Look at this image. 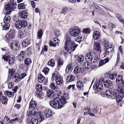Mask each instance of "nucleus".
Returning a JSON list of instances; mask_svg holds the SVG:
<instances>
[{
    "mask_svg": "<svg viewBox=\"0 0 124 124\" xmlns=\"http://www.w3.org/2000/svg\"><path fill=\"white\" fill-rule=\"evenodd\" d=\"M123 81V78L121 75H119L116 77V82L117 84H121ZM117 90V92H113L112 91L107 90L105 94L108 96H112L114 95L116 97V99L118 98L122 99L124 96V90L121 85H119L118 86Z\"/></svg>",
    "mask_w": 124,
    "mask_h": 124,
    "instance_id": "1",
    "label": "nucleus"
},
{
    "mask_svg": "<svg viewBox=\"0 0 124 124\" xmlns=\"http://www.w3.org/2000/svg\"><path fill=\"white\" fill-rule=\"evenodd\" d=\"M37 105V103L36 102L31 100L30 102L29 108L30 109H33V108H34L29 114L28 113L27 114L29 116H36L38 119L41 122L44 120V116L40 112H38V109L36 107Z\"/></svg>",
    "mask_w": 124,
    "mask_h": 124,
    "instance_id": "2",
    "label": "nucleus"
},
{
    "mask_svg": "<svg viewBox=\"0 0 124 124\" xmlns=\"http://www.w3.org/2000/svg\"><path fill=\"white\" fill-rule=\"evenodd\" d=\"M65 44V49L69 53L71 51H73L75 50V48L78 46V45L75 43L71 39H66Z\"/></svg>",
    "mask_w": 124,
    "mask_h": 124,
    "instance_id": "3",
    "label": "nucleus"
},
{
    "mask_svg": "<svg viewBox=\"0 0 124 124\" xmlns=\"http://www.w3.org/2000/svg\"><path fill=\"white\" fill-rule=\"evenodd\" d=\"M96 54H97L94 52L88 53L85 56L87 62L92 63L99 60V58Z\"/></svg>",
    "mask_w": 124,
    "mask_h": 124,
    "instance_id": "4",
    "label": "nucleus"
},
{
    "mask_svg": "<svg viewBox=\"0 0 124 124\" xmlns=\"http://www.w3.org/2000/svg\"><path fill=\"white\" fill-rule=\"evenodd\" d=\"M81 31V29L76 26H73L69 30L70 34L73 37H76L79 34V32Z\"/></svg>",
    "mask_w": 124,
    "mask_h": 124,
    "instance_id": "5",
    "label": "nucleus"
},
{
    "mask_svg": "<svg viewBox=\"0 0 124 124\" xmlns=\"http://www.w3.org/2000/svg\"><path fill=\"white\" fill-rule=\"evenodd\" d=\"M60 100L58 98L54 99L53 101H50V106L54 108H55L57 106L58 109H60L62 107V105H60Z\"/></svg>",
    "mask_w": 124,
    "mask_h": 124,
    "instance_id": "6",
    "label": "nucleus"
},
{
    "mask_svg": "<svg viewBox=\"0 0 124 124\" xmlns=\"http://www.w3.org/2000/svg\"><path fill=\"white\" fill-rule=\"evenodd\" d=\"M104 51L106 55L108 54L109 53L111 52L113 45L112 44L109 43L107 41H106L105 40L104 41Z\"/></svg>",
    "mask_w": 124,
    "mask_h": 124,
    "instance_id": "7",
    "label": "nucleus"
},
{
    "mask_svg": "<svg viewBox=\"0 0 124 124\" xmlns=\"http://www.w3.org/2000/svg\"><path fill=\"white\" fill-rule=\"evenodd\" d=\"M55 78V81L56 84L58 85H61L63 83V80L62 78L59 75L56 74L55 73L52 74V79H54V78Z\"/></svg>",
    "mask_w": 124,
    "mask_h": 124,
    "instance_id": "8",
    "label": "nucleus"
},
{
    "mask_svg": "<svg viewBox=\"0 0 124 124\" xmlns=\"http://www.w3.org/2000/svg\"><path fill=\"white\" fill-rule=\"evenodd\" d=\"M69 98L68 93H64L61 98V100H60V105H62V107L64 106V104H65L67 102L66 100Z\"/></svg>",
    "mask_w": 124,
    "mask_h": 124,
    "instance_id": "9",
    "label": "nucleus"
},
{
    "mask_svg": "<svg viewBox=\"0 0 124 124\" xmlns=\"http://www.w3.org/2000/svg\"><path fill=\"white\" fill-rule=\"evenodd\" d=\"M10 47L11 49L16 51L19 49L20 46L18 43L17 42L15 41H13L11 43Z\"/></svg>",
    "mask_w": 124,
    "mask_h": 124,
    "instance_id": "10",
    "label": "nucleus"
},
{
    "mask_svg": "<svg viewBox=\"0 0 124 124\" xmlns=\"http://www.w3.org/2000/svg\"><path fill=\"white\" fill-rule=\"evenodd\" d=\"M103 88V84L100 83H96L94 85L93 88L95 90L100 91L102 90Z\"/></svg>",
    "mask_w": 124,
    "mask_h": 124,
    "instance_id": "11",
    "label": "nucleus"
},
{
    "mask_svg": "<svg viewBox=\"0 0 124 124\" xmlns=\"http://www.w3.org/2000/svg\"><path fill=\"white\" fill-rule=\"evenodd\" d=\"M6 16L4 19V24L3 26L2 30H8V17Z\"/></svg>",
    "mask_w": 124,
    "mask_h": 124,
    "instance_id": "12",
    "label": "nucleus"
},
{
    "mask_svg": "<svg viewBox=\"0 0 124 124\" xmlns=\"http://www.w3.org/2000/svg\"><path fill=\"white\" fill-rule=\"evenodd\" d=\"M44 114L46 117H48L52 116L53 112L50 109L46 108L44 111Z\"/></svg>",
    "mask_w": 124,
    "mask_h": 124,
    "instance_id": "13",
    "label": "nucleus"
},
{
    "mask_svg": "<svg viewBox=\"0 0 124 124\" xmlns=\"http://www.w3.org/2000/svg\"><path fill=\"white\" fill-rule=\"evenodd\" d=\"M26 54L25 51H21L18 56L19 60L21 61H22L23 59L25 58Z\"/></svg>",
    "mask_w": 124,
    "mask_h": 124,
    "instance_id": "14",
    "label": "nucleus"
},
{
    "mask_svg": "<svg viewBox=\"0 0 124 124\" xmlns=\"http://www.w3.org/2000/svg\"><path fill=\"white\" fill-rule=\"evenodd\" d=\"M19 16L21 18L26 19L28 16V13L26 11H22L19 13Z\"/></svg>",
    "mask_w": 124,
    "mask_h": 124,
    "instance_id": "15",
    "label": "nucleus"
},
{
    "mask_svg": "<svg viewBox=\"0 0 124 124\" xmlns=\"http://www.w3.org/2000/svg\"><path fill=\"white\" fill-rule=\"evenodd\" d=\"M93 7L94 8V10H95L98 13H101L102 12V9L98 6L96 4L94 3H93Z\"/></svg>",
    "mask_w": 124,
    "mask_h": 124,
    "instance_id": "16",
    "label": "nucleus"
},
{
    "mask_svg": "<svg viewBox=\"0 0 124 124\" xmlns=\"http://www.w3.org/2000/svg\"><path fill=\"white\" fill-rule=\"evenodd\" d=\"M73 69V65L71 64L68 65L65 71L67 73H69L71 72Z\"/></svg>",
    "mask_w": 124,
    "mask_h": 124,
    "instance_id": "17",
    "label": "nucleus"
},
{
    "mask_svg": "<svg viewBox=\"0 0 124 124\" xmlns=\"http://www.w3.org/2000/svg\"><path fill=\"white\" fill-rule=\"evenodd\" d=\"M100 37V33L98 31H94L93 35V38L95 39H98Z\"/></svg>",
    "mask_w": 124,
    "mask_h": 124,
    "instance_id": "18",
    "label": "nucleus"
},
{
    "mask_svg": "<svg viewBox=\"0 0 124 124\" xmlns=\"http://www.w3.org/2000/svg\"><path fill=\"white\" fill-rule=\"evenodd\" d=\"M109 61V59L107 58H105L104 60H100V61L98 66L100 67L103 66V65L108 62Z\"/></svg>",
    "mask_w": 124,
    "mask_h": 124,
    "instance_id": "19",
    "label": "nucleus"
},
{
    "mask_svg": "<svg viewBox=\"0 0 124 124\" xmlns=\"http://www.w3.org/2000/svg\"><path fill=\"white\" fill-rule=\"evenodd\" d=\"M14 6L8 4V14L10 15V13L14 11L15 9L16 8Z\"/></svg>",
    "mask_w": 124,
    "mask_h": 124,
    "instance_id": "20",
    "label": "nucleus"
},
{
    "mask_svg": "<svg viewBox=\"0 0 124 124\" xmlns=\"http://www.w3.org/2000/svg\"><path fill=\"white\" fill-rule=\"evenodd\" d=\"M84 85L83 83L81 81H78L77 83V86L79 89H81L83 88Z\"/></svg>",
    "mask_w": 124,
    "mask_h": 124,
    "instance_id": "21",
    "label": "nucleus"
},
{
    "mask_svg": "<svg viewBox=\"0 0 124 124\" xmlns=\"http://www.w3.org/2000/svg\"><path fill=\"white\" fill-rule=\"evenodd\" d=\"M0 101L2 104H4L6 103L7 104L8 101V99L7 97H6L5 96H2L0 98Z\"/></svg>",
    "mask_w": 124,
    "mask_h": 124,
    "instance_id": "22",
    "label": "nucleus"
},
{
    "mask_svg": "<svg viewBox=\"0 0 124 124\" xmlns=\"http://www.w3.org/2000/svg\"><path fill=\"white\" fill-rule=\"evenodd\" d=\"M20 76L18 73H16L13 76V81L15 82H17L19 80Z\"/></svg>",
    "mask_w": 124,
    "mask_h": 124,
    "instance_id": "23",
    "label": "nucleus"
},
{
    "mask_svg": "<svg viewBox=\"0 0 124 124\" xmlns=\"http://www.w3.org/2000/svg\"><path fill=\"white\" fill-rule=\"evenodd\" d=\"M16 27L17 29H20L22 27L21 21L19 20L16 22L15 24Z\"/></svg>",
    "mask_w": 124,
    "mask_h": 124,
    "instance_id": "24",
    "label": "nucleus"
},
{
    "mask_svg": "<svg viewBox=\"0 0 124 124\" xmlns=\"http://www.w3.org/2000/svg\"><path fill=\"white\" fill-rule=\"evenodd\" d=\"M9 59L8 60H9V64L11 65H12L14 63L15 60L14 58L13 57V56L12 55H10L8 56Z\"/></svg>",
    "mask_w": 124,
    "mask_h": 124,
    "instance_id": "25",
    "label": "nucleus"
},
{
    "mask_svg": "<svg viewBox=\"0 0 124 124\" xmlns=\"http://www.w3.org/2000/svg\"><path fill=\"white\" fill-rule=\"evenodd\" d=\"M94 47V49L96 51H100L101 46L99 43L97 42L95 43Z\"/></svg>",
    "mask_w": 124,
    "mask_h": 124,
    "instance_id": "26",
    "label": "nucleus"
},
{
    "mask_svg": "<svg viewBox=\"0 0 124 124\" xmlns=\"http://www.w3.org/2000/svg\"><path fill=\"white\" fill-rule=\"evenodd\" d=\"M59 39H57L56 40H54L53 41H50V43H49V44L50 46H53L55 47L56 46V45L58 44V41H59V40H58Z\"/></svg>",
    "mask_w": 124,
    "mask_h": 124,
    "instance_id": "27",
    "label": "nucleus"
},
{
    "mask_svg": "<svg viewBox=\"0 0 124 124\" xmlns=\"http://www.w3.org/2000/svg\"><path fill=\"white\" fill-rule=\"evenodd\" d=\"M112 85L111 81L109 80H108L104 83V85L105 87L108 88Z\"/></svg>",
    "mask_w": 124,
    "mask_h": 124,
    "instance_id": "28",
    "label": "nucleus"
},
{
    "mask_svg": "<svg viewBox=\"0 0 124 124\" xmlns=\"http://www.w3.org/2000/svg\"><path fill=\"white\" fill-rule=\"evenodd\" d=\"M75 79V76L71 75H69L67 78V80L68 82H70L74 80Z\"/></svg>",
    "mask_w": 124,
    "mask_h": 124,
    "instance_id": "29",
    "label": "nucleus"
},
{
    "mask_svg": "<svg viewBox=\"0 0 124 124\" xmlns=\"http://www.w3.org/2000/svg\"><path fill=\"white\" fill-rule=\"evenodd\" d=\"M91 63L87 62L84 63L83 65V68L85 70H88L90 68Z\"/></svg>",
    "mask_w": 124,
    "mask_h": 124,
    "instance_id": "30",
    "label": "nucleus"
},
{
    "mask_svg": "<svg viewBox=\"0 0 124 124\" xmlns=\"http://www.w3.org/2000/svg\"><path fill=\"white\" fill-rule=\"evenodd\" d=\"M8 34V39H9L10 38L13 39L15 37V34L13 31V30L9 31Z\"/></svg>",
    "mask_w": 124,
    "mask_h": 124,
    "instance_id": "31",
    "label": "nucleus"
},
{
    "mask_svg": "<svg viewBox=\"0 0 124 124\" xmlns=\"http://www.w3.org/2000/svg\"><path fill=\"white\" fill-rule=\"evenodd\" d=\"M31 62L32 61L29 58H27L24 60V64L27 66L29 65Z\"/></svg>",
    "mask_w": 124,
    "mask_h": 124,
    "instance_id": "32",
    "label": "nucleus"
},
{
    "mask_svg": "<svg viewBox=\"0 0 124 124\" xmlns=\"http://www.w3.org/2000/svg\"><path fill=\"white\" fill-rule=\"evenodd\" d=\"M30 43V39H25L22 42V45L23 46L26 47Z\"/></svg>",
    "mask_w": 124,
    "mask_h": 124,
    "instance_id": "33",
    "label": "nucleus"
},
{
    "mask_svg": "<svg viewBox=\"0 0 124 124\" xmlns=\"http://www.w3.org/2000/svg\"><path fill=\"white\" fill-rule=\"evenodd\" d=\"M45 79L44 77L41 74H39L38 76V81L40 83L43 82Z\"/></svg>",
    "mask_w": 124,
    "mask_h": 124,
    "instance_id": "34",
    "label": "nucleus"
},
{
    "mask_svg": "<svg viewBox=\"0 0 124 124\" xmlns=\"http://www.w3.org/2000/svg\"><path fill=\"white\" fill-rule=\"evenodd\" d=\"M91 30L90 28H87L83 29L82 32L84 33L85 34H89L91 31Z\"/></svg>",
    "mask_w": 124,
    "mask_h": 124,
    "instance_id": "35",
    "label": "nucleus"
},
{
    "mask_svg": "<svg viewBox=\"0 0 124 124\" xmlns=\"http://www.w3.org/2000/svg\"><path fill=\"white\" fill-rule=\"evenodd\" d=\"M48 65L51 66L52 67H53L55 65V63L54 60L53 59H51L48 62Z\"/></svg>",
    "mask_w": 124,
    "mask_h": 124,
    "instance_id": "36",
    "label": "nucleus"
},
{
    "mask_svg": "<svg viewBox=\"0 0 124 124\" xmlns=\"http://www.w3.org/2000/svg\"><path fill=\"white\" fill-rule=\"evenodd\" d=\"M84 59V56H83L80 55L78 56V60L79 63H81L83 62Z\"/></svg>",
    "mask_w": 124,
    "mask_h": 124,
    "instance_id": "37",
    "label": "nucleus"
},
{
    "mask_svg": "<svg viewBox=\"0 0 124 124\" xmlns=\"http://www.w3.org/2000/svg\"><path fill=\"white\" fill-rule=\"evenodd\" d=\"M47 95L48 97H52L53 95V91L51 90H48L47 92Z\"/></svg>",
    "mask_w": 124,
    "mask_h": 124,
    "instance_id": "38",
    "label": "nucleus"
},
{
    "mask_svg": "<svg viewBox=\"0 0 124 124\" xmlns=\"http://www.w3.org/2000/svg\"><path fill=\"white\" fill-rule=\"evenodd\" d=\"M36 88L37 90L40 91L42 89V85L39 84H37L36 86Z\"/></svg>",
    "mask_w": 124,
    "mask_h": 124,
    "instance_id": "39",
    "label": "nucleus"
},
{
    "mask_svg": "<svg viewBox=\"0 0 124 124\" xmlns=\"http://www.w3.org/2000/svg\"><path fill=\"white\" fill-rule=\"evenodd\" d=\"M18 7L19 9H22L25 8V6L23 3H21L18 4Z\"/></svg>",
    "mask_w": 124,
    "mask_h": 124,
    "instance_id": "40",
    "label": "nucleus"
},
{
    "mask_svg": "<svg viewBox=\"0 0 124 124\" xmlns=\"http://www.w3.org/2000/svg\"><path fill=\"white\" fill-rule=\"evenodd\" d=\"M43 34V33L42 32V30L40 29L38 31L37 33V37L39 38H41Z\"/></svg>",
    "mask_w": 124,
    "mask_h": 124,
    "instance_id": "41",
    "label": "nucleus"
},
{
    "mask_svg": "<svg viewBox=\"0 0 124 124\" xmlns=\"http://www.w3.org/2000/svg\"><path fill=\"white\" fill-rule=\"evenodd\" d=\"M116 76V74L114 73H111L109 75V78L110 79L113 80L115 78Z\"/></svg>",
    "mask_w": 124,
    "mask_h": 124,
    "instance_id": "42",
    "label": "nucleus"
},
{
    "mask_svg": "<svg viewBox=\"0 0 124 124\" xmlns=\"http://www.w3.org/2000/svg\"><path fill=\"white\" fill-rule=\"evenodd\" d=\"M80 71V68L78 66H76L74 69V72L75 74H78L79 73Z\"/></svg>",
    "mask_w": 124,
    "mask_h": 124,
    "instance_id": "43",
    "label": "nucleus"
},
{
    "mask_svg": "<svg viewBox=\"0 0 124 124\" xmlns=\"http://www.w3.org/2000/svg\"><path fill=\"white\" fill-rule=\"evenodd\" d=\"M57 62V66L59 67L62 65L63 62L62 60L60 58H59L58 59Z\"/></svg>",
    "mask_w": 124,
    "mask_h": 124,
    "instance_id": "44",
    "label": "nucleus"
},
{
    "mask_svg": "<svg viewBox=\"0 0 124 124\" xmlns=\"http://www.w3.org/2000/svg\"><path fill=\"white\" fill-rule=\"evenodd\" d=\"M68 10V8L67 7L63 8L62 11L61 12V13L63 14H66Z\"/></svg>",
    "mask_w": 124,
    "mask_h": 124,
    "instance_id": "45",
    "label": "nucleus"
},
{
    "mask_svg": "<svg viewBox=\"0 0 124 124\" xmlns=\"http://www.w3.org/2000/svg\"><path fill=\"white\" fill-rule=\"evenodd\" d=\"M15 70L13 69H10L9 70V76H11L13 75L15 73Z\"/></svg>",
    "mask_w": 124,
    "mask_h": 124,
    "instance_id": "46",
    "label": "nucleus"
},
{
    "mask_svg": "<svg viewBox=\"0 0 124 124\" xmlns=\"http://www.w3.org/2000/svg\"><path fill=\"white\" fill-rule=\"evenodd\" d=\"M51 88L52 89H55L58 88V87L57 85H55L54 83H52L50 85Z\"/></svg>",
    "mask_w": 124,
    "mask_h": 124,
    "instance_id": "47",
    "label": "nucleus"
},
{
    "mask_svg": "<svg viewBox=\"0 0 124 124\" xmlns=\"http://www.w3.org/2000/svg\"><path fill=\"white\" fill-rule=\"evenodd\" d=\"M8 124V116H5L3 119V120L2 124Z\"/></svg>",
    "mask_w": 124,
    "mask_h": 124,
    "instance_id": "48",
    "label": "nucleus"
},
{
    "mask_svg": "<svg viewBox=\"0 0 124 124\" xmlns=\"http://www.w3.org/2000/svg\"><path fill=\"white\" fill-rule=\"evenodd\" d=\"M37 96L41 99L43 98L44 97V94L41 92H39L37 94Z\"/></svg>",
    "mask_w": 124,
    "mask_h": 124,
    "instance_id": "49",
    "label": "nucleus"
},
{
    "mask_svg": "<svg viewBox=\"0 0 124 124\" xmlns=\"http://www.w3.org/2000/svg\"><path fill=\"white\" fill-rule=\"evenodd\" d=\"M22 25V27H25L27 25V22L26 20H23L21 21Z\"/></svg>",
    "mask_w": 124,
    "mask_h": 124,
    "instance_id": "50",
    "label": "nucleus"
},
{
    "mask_svg": "<svg viewBox=\"0 0 124 124\" xmlns=\"http://www.w3.org/2000/svg\"><path fill=\"white\" fill-rule=\"evenodd\" d=\"M38 121L36 118H33L31 120V122L30 124H37Z\"/></svg>",
    "mask_w": 124,
    "mask_h": 124,
    "instance_id": "51",
    "label": "nucleus"
},
{
    "mask_svg": "<svg viewBox=\"0 0 124 124\" xmlns=\"http://www.w3.org/2000/svg\"><path fill=\"white\" fill-rule=\"evenodd\" d=\"M54 33L55 35L57 37H58L61 34L60 31L59 30H56L55 31Z\"/></svg>",
    "mask_w": 124,
    "mask_h": 124,
    "instance_id": "52",
    "label": "nucleus"
},
{
    "mask_svg": "<svg viewBox=\"0 0 124 124\" xmlns=\"http://www.w3.org/2000/svg\"><path fill=\"white\" fill-rule=\"evenodd\" d=\"M32 50V48L31 47H30L27 49L26 51L28 54H31Z\"/></svg>",
    "mask_w": 124,
    "mask_h": 124,
    "instance_id": "53",
    "label": "nucleus"
},
{
    "mask_svg": "<svg viewBox=\"0 0 124 124\" xmlns=\"http://www.w3.org/2000/svg\"><path fill=\"white\" fill-rule=\"evenodd\" d=\"M49 70V69L48 68H45L43 69V71L45 74H46L48 72Z\"/></svg>",
    "mask_w": 124,
    "mask_h": 124,
    "instance_id": "54",
    "label": "nucleus"
},
{
    "mask_svg": "<svg viewBox=\"0 0 124 124\" xmlns=\"http://www.w3.org/2000/svg\"><path fill=\"white\" fill-rule=\"evenodd\" d=\"M14 86V84L12 82L9 83L8 84V88L11 89Z\"/></svg>",
    "mask_w": 124,
    "mask_h": 124,
    "instance_id": "55",
    "label": "nucleus"
},
{
    "mask_svg": "<svg viewBox=\"0 0 124 124\" xmlns=\"http://www.w3.org/2000/svg\"><path fill=\"white\" fill-rule=\"evenodd\" d=\"M108 26L110 30H112L113 29V24L110 23H108Z\"/></svg>",
    "mask_w": 124,
    "mask_h": 124,
    "instance_id": "56",
    "label": "nucleus"
},
{
    "mask_svg": "<svg viewBox=\"0 0 124 124\" xmlns=\"http://www.w3.org/2000/svg\"><path fill=\"white\" fill-rule=\"evenodd\" d=\"M116 16L118 19V20L120 21L122 19V17L120 16V15L119 14H117L116 15Z\"/></svg>",
    "mask_w": 124,
    "mask_h": 124,
    "instance_id": "57",
    "label": "nucleus"
},
{
    "mask_svg": "<svg viewBox=\"0 0 124 124\" xmlns=\"http://www.w3.org/2000/svg\"><path fill=\"white\" fill-rule=\"evenodd\" d=\"M2 58L4 60V61H8V56L4 55L2 57Z\"/></svg>",
    "mask_w": 124,
    "mask_h": 124,
    "instance_id": "58",
    "label": "nucleus"
},
{
    "mask_svg": "<svg viewBox=\"0 0 124 124\" xmlns=\"http://www.w3.org/2000/svg\"><path fill=\"white\" fill-rule=\"evenodd\" d=\"M26 75V74L25 73H23L21 74V75L20 76V78L22 79L24 78Z\"/></svg>",
    "mask_w": 124,
    "mask_h": 124,
    "instance_id": "59",
    "label": "nucleus"
},
{
    "mask_svg": "<svg viewBox=\"0 0 124 124\" xmlns=\"http://www.w3.org/2000/svg\"><path fill=\"white\" fill-rule=\"evenodd\" d=\"M14 0H10V5H12L15 6L16 5V4L14 1Z\"/></svg>",
    "mask_w": 124,
    "mask_h": 124,
    "instance_id": "60",
    "label": "nucleus"
},
{
    "mask_svg": "<svg viewBox=\"0 0 124 124\" xmlns=\"http://www.w3.org/2000/svg\"><path fill=\"white\" fill-rule=\"evenodd\" d=\"M71 88H72V89H74L75 88V85H70L67 87V88L68 89H70Z\"/></svg>",
    "mask_w": 124,
    "mask_h": 124,
    "instance_id": "61",
    "label": "nucleus"
},
{
    "mask_svg": "<svg viewBox=\"0 0 124 124\" xmlns=\"http://www.w3.org/2000/svg\"><path fill=\"white\" fill-rule=\"evenodd\" d=\"M8 4H6L5 5L4 7V10H5V11H7L6 14L7 15L8 14Z\"/></svg>",
    "mask_w": 124,
    "mask_h": 124,
    "instance_id": "62",
    "label": "nucleus"
},
{
    "mask_svg": "<svg viewBox=\"0 0 124 124\" xmlns=\"http://www.w3.org/2000/svg\"><path fill=\"white\" fill-rule=\"evenodd\" d=\"M14 107L17 109H19L20 108L21 106L20 104H16L14 106Z\"/></svg>",
    "mask_w": 124,
    "mask_h": 124,
    "instance_id": "63",
    "label": "nucleus"
},
{
    "mask_svg": "<svg viewBox=\"0 0 124 124\" xmlns=\"http://www.w3.org/2000/svg\"><path fill=\"white\" fill-rule=\"evenodd\" d=\"M118 49L121 54H123V49L122 48V46H120L119 47Z\"/></svg>",
    "mask_w": 124,
    "mask_h": 124,
    "instance_id": "64",
    "label": "nucleus"
}]
</instances>
